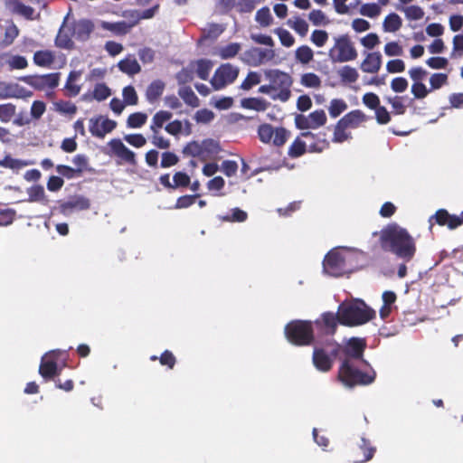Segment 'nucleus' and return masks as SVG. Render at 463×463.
I'll return each mask as SVG.
<instances>
[{
	"mask_svg": "<svg viewBox=\"0 0 463 463\" xmlns=\"http://www.w3.org/2000/svg\"><path fill=\"white\" fill-rule=\"evenodd\" d=\"M165 131L172 135L177 136L179 134H184L185 136H189L191 134V126L187 120H174L168 123L165 128Z\"/></svg>",
	"mask_w": 463,
	"mask_h": 463,
	"instance_id": "obj_23",
	"label": "nucleus"
},
{
	"mask_svg": "<svg viewBox=\"0 0 463 463\" xmlns=\"http://www.w3.org/2000/svg\"><path fill=\"white\" fill-rule=\"evenodd\" d=\"M383 52L388 57H399L404 52L402 46L395 41L387 43L383 47Z\"/></svg>",
	"mask_w": 463,
	"mask_h": 463,
	"instance_id": "obj_53",
	"label": "nucleus"
},
{
	"mask_svg": "<svg viewBox=\"0 0 463 463\" xmlns=\"http://www.w3.org/2000/svg\"><path fill=\"white\" fill-rule=\"evenodd\" d=\"M157 8L158 6L156 5L144 11H128L125 13L124 16L132 20L134 25H136L142 19L152 18L156 14Z\"/></svg>",
	"mask_w": 463,
	"mask_h": 463,
	"instance_id": "obj_27",
	"label": "nucleus"
},
{
	"mask_svg": "<svg viewBox=\"0 0 463 463\" xmlns=\"http://www.w3.org/2000/svg\"><path fill=\"white\" fill-rule=\"evenodd\" d=\"M255 20L262 27H268L272 24L273 18L268 7L257 11Z\"/></svg>",
	"mask_w": 463,
	"mask_h": 463,
	"instance_id": "obj_52",
	"label": "nucleus"
},
{
	"mask_svg": "<svg viewBox=\"0 0 463 463\" xmlns=\"http://www.w3.org/2000/svg\"><path fill=\"white\" fill-rule=\"evenodd\" d=\"M29 164L24 160L13 158L10 156H6L3 160H0V166L10 168L12 170H19Z\"/></svg>",
	"mask_w": 463,
	"mask_h": 463,
	"instance_id": "obj_51",
	"label": "nucleus"
},
{
	"mask_svg": "<svg viewBox=\"0 0 463 463\" xmlns=\"http://www.w3.org/2000/svg\"><path fill=\"white\" fill-rule=\"evenodd\" d=\"M338 75L343 82L354 83L358 80L359 74L356 69L344 66L338 71Z\"/></svg>",
	"mask_w": 463,
	"mask_h": 463,
	"instance_id": "obj_42",
	"label": "nucleus"
},
{
	"mask_svg": "<svg viewBox=\"0 0 463 463\" xmlns=\"http://www.w3.org/2000/svg\"><path fill=\"white\" fill-rule=\"evenodd\" d=\"M402 25V18L395 13L389 14L383 22V30L385 33H396Z\"/></svg>",
	"mask_w": 463,
	"mask_h": 463,
	"instance_id": "obj_26",
	"label": "nucleus"
},
{
	"mask_svg": "<svg viewBox=\"0 0 463 463\" xmlns=\"http://www.w3.org/2000/svg\"><path fill=\"white\" fill-rule=\"evenodd\" d=\"M92 31V24L90 22L82 20L75 24L72 35L78 39H86Z\"/></svg>",
	"mask_w": 463,
	"mask_h": 463,
	"instance_id": "obj_34",
	"label": "nucleus"
},
{
	"mask_svg": "<svg viewBox=\"0 0 463 463\" xmlns=\"http://www.w3.org/2000/svg\"><path fill=\"white\" fill-rule=\"evenodd\" d=\"M264 74L269 83L260 86L259 92L269 95L274 100L286 102L291 95L293 81L290 75L279 70H267Z\"/></svg>",
	"mask_w": 463,
	"mask_h": 463,
	"instance_id": "obj_5",
	"label": "nucleus"
},
{
	"mask_svg": "<svg viewBox=\"0 0 463 463\" xmlns=\"http://www.w3.org/2000/svg\"><path fill=\"white\" fill-rule=\"evenodd\" d=\"M375 317V311L363 300L345 301L338 307L339 323L348 326L364 325Z\"/></svg>",
	"mask_w": 463,
	"mask_h": 463,
	"instance_id": "obj_4",
	"label": "nucleus"
},
{
	"mask_svg": "<svg viewBox=\"0 0 463 463\" xmlns=\"http://www.w3.org/2000/svg\"><path fill=\"white\" fill-rule=\"evenodd\" d=\"M34 62L42 67L50 66L54 61V55L51 51H38L33 56Z\"/></svg>",
	"mask_w": 463,
	"mask_h": 463,
	"instance_id": "obj_41",
	"label": "nucleus"
},
{
	"mask_svg": "<svg viewBox=\"0 0 463 463\" xmlns=\"http://www.w3.org/2000/svg\"><path fill=\"white\" fill-rule=\"evenodd\" d=\"M352 137L348 128L344 127L341 121H338L335 127L333 141L335 143H343Z\"/></svg>",
	"mask_w": 463,
	"mask_h": 463,
	"instance_id": "obj_44",
	"label": "nucleus"
},
{
	"mask_svg": "<svg viewBox=\"0 0 463 463\" xmlns=\"http://www.w3.org/2000/svg\"><path fill=\"white\" fill-rule=\"evenodd\" d=\"M211 105H213L214 108L220 109V110H225L229 109L233 103V100L230 97H213L211 99Z\"/></svg>",
	"mask_w": 463,
	"mask_h": 463,
	"instance_id": "obj_63",
	"label": "nucleus"
},
{
	"mask_svg": "<svg viewBox=\"0 0 463 463\" xmlns=\"http://www.w3.org/2000/svg\"><path fill=\"white\" fill-rule=\"evenodd\" d=\"M308 20L315 26H326L330 23L328 17L321 10H312L308 14Z\"/></svg>",
	"mask_w": 463,
	"mask_h": 463,
	"instance_id": "obj_46",
	"label": "nucleus"
},
{
	"mask_svg": "<svg viewBox=\"0 0 463 463\" xmlns=\"http://www.w3.org/2000/svg\"><path fill=\"white\" fill-rule=\"evenodd\" d=\"M178 94L185 104L193 108L199 106V99L189 87H181L178 90Z\"/></svg>",
	"mask_w": 463,
	"mask_h": 463,
	"instance_id": "obj_38",
	"label": "nucleus"
},
{
	"mask_svg": "<svg viewBox=\"0 0 463 463\" xmlns=\"http://www.w3.org/2000/svg\"><path fill=\"white\" fill-rule=\"evenodd\" d=\"M81 75L82 71H73L69 74L66 82V89L72 96L78 95L80 91V86L78 82L80 80Z\"/></svg>",
	"mask_w": 463,
	"mask_h": 463,
	"instance_id": "obj_31",
	"label": "nucleus"
},
{
	"mask_svg": "<svg viewBox=\"0 0 463 463\" xmlns=\"http://www.w3.org/2000/svg\"><path fill=\"white\" fill-rule=\"evenodd\" d=\"M274 33L279 37L280 43L287 48L292 47L295 43L294 36L284 28H276Z\"/></svg>",
	"mask_w": 463,
	"mask_h": 463,
	"instance_id": "obj_49",
	"label": "nucleus"
},
{
	"mask_svg": "<svg viewBox=\"0 0 463 463\" xmlns=\"http://www.w3.org/2000/svg\"><path fill=\"white\" fill-rule=\"evenodd\" d=\"M103 29L109 30L116 34H126L135 26L132 20L129 22L120 21L116 23L102 22Z\"/></svg>",
	"mask_w": 463,
	"mask_h": 463,
	"instance_id": "obj_24",
	"label": "nucleus"
},
{
	"mask_svg": "<svg viewBox=\"0 0 463 463\" xmlns=\"http://www.w3.org/2000/svg\"><path fill=\"white\" fill-rule=\"evenodd\" d=\"M117 127V122L106 117L99 116L90 119L89 129L92 136L103 138L112 132Z\"/></svg>",
	"mask_w": 463,
	"mask_h": 463,
	"instance_id": "obj_16",
	"label": "nucleus"
},
{
	"mask_svg": "<svg viewBox=\"0 0 463 463\" xmlns=\"http://www.w3.org/2000/svg\"><path fill=\"white\" fill-rule=\"evenodd\" d=\"M9 7L14 12L27 19L33 18V9L26 5L22 0H10Z\"/></svg>",
	"mask_w": 463,
	"mask_h": 463,
	"instance_id": "obj_28",
	"label": "nucleus"
},
{
	"mask_svg": "<svg viewBox=\"0 0 463 463\" xmlns=\"http://www.w3.org/2000/svg\"><path fill=\"white\" fill-rule=\"evenodd\" d=\"M337 321L339 322L338 314L326 313L322 316V322L326 327V333L332 334L334 332Z\"/></svg>",
	"mask_w": 463,
	"mask_h": 463,
	"instance_id": "obj_59",
	"label": "nucleus"
},
{
	"mask_svg": "<svg viewBox=\"0 0 463 463\" xmlns=\"http://www.w3.org/2000/svg\"><path fill=\"white\" fill-rule=\"evenodd\" d=\"M59 83V74L51 73L36 76L29 80V84L40 90H47L54 89Z\"/></svg>",
	"mask_w": 463,
	"mask_h": 463,
	"instance_id": "obj_18",
	"label": "nucleus"
},
{
	"mask_svg": "<svg viewBox=\"0 0 463 463\" xmlns=\"http://www.w3.org/2000/svg\"><path fill=\"white\" fill-rule=\"evenodd\" d=\"M124 140L130 146L140 148L146 144V139L142 134H128L124 136Z\"/></svg>",
	"mask_w": 463,
	"mask_h": 463,
	"instance_id": "obj_62",
	"label": "nucleus"
},
{
	"mask_svg": "<svg viewBox=\"0 0 463 463\" xmlns=\"http://www.w3.org/2000/svg\"><path fill=\"white\" fill-rule=\"evenodd\" d=\"M90 201L88 198L78 195L71 198L69 201L63 203L61 206L62 213H67L71 210H86L90 208Z\"/></svg>",
	"mask_w": 463,
	"mask_h": 463,
	"instance_id": "obj_22",
	"label": "nucleus"
},
{
	"mask_svg": "<svg viewBox=\"0 0 463 463\" xmlns=\"http://www.w3.org/2000/svg\"><path fill=\"white\" fill-rule=\"evenodd\" d=\"M109 155L118 157L120 162L132 165H137L136 154L130 150L119 138H113L108 143Z\"/></svg>",
	"mask_w": 463,
	"mask_h": 463,
	"instance_id": "obj_15",
	"label": "nucleus"
},
{
	"mask_svg": "<svg viewBox=\"0 0 463 463\" xmlns=\"http://www.w3.org/2000/svg\"><path fill=\"white\" fill-rule=\"evenodd\" d=\"M366 120V115L361 110L355 109L345 114L339 121L348 129H354L362 126Z\"/></svg>",
	"mask_w": 463,
	"mask_h": 463,
	"instance_id": "obj_20",
	"label": "nucleus"
},
{
	"mask_svg": "<svg viewBox=\"0 0 463 463\" xmlns=\"http://www.w3.org/2000/svg\"><path fill=\"white\" fill-rule=\"evenodd\" d=\"M309 121L314 126V129L318 128L319 127H322L326 122V116L324 110L318 109L311 112L309 115H307Z\"/></svg>",
	"mask_w": 463,
	"mask_h": 463,
	"instance_id": "obj_58",
	"label": "nucleus"
},
{
	"mask_svg": "<svg viewBox=\"0 0 463 463\" xmlns=\"http://www.w3.org/2000/svg\"><path fill=\"white\" fill-rule=\"evenodd\" d=\"M241 50V44L237 43H232L230 44H227L225 46L219 47L216 50V54L223 59H231L233 58Z\"/></svg>",
	"mask_w": 463,
	"mask_h": 463,
	"instance_id": "obj_36",
	"label": "nucleus"
},
{
	"mask_svg": "<svg viewBox=\"0 0 463 463\" xmlns=\"http://www.w3.org/2000/svg\"><path fill=\"white\" fill-rule=\"evenodd\" d=\"M339 350V345L327 343L325 347H315L313 353V364L320 372H327L333 365Z\"/></svg>",
	"mask_w": 463,
	"mask_h": 463,
	"instance_id": "obj_9",
	"label": "nucleus"
},
{
	"mask_svg": "<svg viewBox=\"0 0 463 463\" xmlns=\"http://www.w3.org/2000/svg\"><path fill=\"white\" fill-rule=\"evenodd\" d=\"M408 20L417 21L420 20L424 16V11L418 5H409L400 8Z\"/></svg>",
	"mask_w": 463,
	"mask_h": 463,
	"instance_id": "obj_48",
	"label": "nucleus"
},
{
	"mask_svg": "<svg viewBox=\"0 0 463 463\" xmlns=\"http://www.w3.org/2000/svg\"><path fill=\"white\" fill-rule=\"evenodd\" d=\"M411 91L415 99H425L430 93V88L423 83V81L412 82Z\"/></svg>",
	"mask_w": 463,
	"mask_h": 463,
	"instance_id": "obj_56",
	"label": "nucleus"
},
{
	"mask_svg": "<svg viewBox=\"0 0 463 463\" xmlns=\"http://www.w3.org/2000/svg\"><path fill=\"white\" fill-rule=\"evenodd\" d=\"M437 222L440 225H447L449 229H455L463 222V212L460 216L450 215L445 210H439L436 213Z\"/></svg>",
	"mask_w": 463,
	"mask_h": 463,
	"instance_id": "obj_21",
	"label": "nucleus"
},
{
	"mask_svg": "<svg viewBox=\"0 0 463 463\" xmlns=\"http://www.w3.org/2000/svg\"><path fill=\"white\" fill-rule=\"evenodd\" d=\"M300 83L306 88L318 89L321 86V79L313 72L302 74Z\"/></svg>",
	"mask_w": 463,
	"mask_h": 463,
	"instance_id": "obj_47",
	"label": "nucleus"
},
{
	"mask_svg": "<svg viewBox=\"0 0 463 463\" xmlns=\"http://www.w3.org/2000/svg\"><path fill=\"white\" fill-rule=\"evenodd\" d=\"M328 146V142L326 139H319L317 143L311 144L307 141H303L300 137H297L288 148V155L291 157H298L305 154L307 150L311 153H320Z\"/></svg>",
	"mask_w": 463,
	"mask_h": 463,
	"instance_id": "obj_13",
	"label": "nucleus"
},
{
	"mask_svg": "<svg viewBox=\"0 0 463 463\" xmlns=\"http://www.w3.org/2000/svg\"><path fill=\"white\" fill-rule=\"evenodd\" d=\"M213 68V62L208 60H200L196 62V73L202 80H206Z\"/></svg>",
	"mask_w": 463,
	"mask_h": 463,
	"instance_id": "obj_57",
	"label": "nucleus"
},
{
	"mask_svg": "<svg viewBox=\"0 0 463 463\" xmlns=\"http://www.w3.org/2000/svg\"><path fill=\"white\" fill-rule=\"evenodd\" d=\"M276 57L273 49L253 47L243 53L242 60L250 65L260 66L273 61Z\"/></svg>",
	"mask_w": 463,
	"mask_h": 463,
	"instance_id": "obj_14",
	"label": "nucleus"
},
{
	"mask_svg": "<svg viewBox=\"0 0 463 463\" xmlns=\"http://www.w3.org/2000/svg\"><path fill=\"white\" fill-rule=\"evenodd\" d=\"M64 353L61 350H52L46 353L42 357L39 367L40 374L45 379H51L60 374L61 370L65 366V361H60V357Z\"/></svg>",
	"mask_w": 463,
	"mask_h": 463,
	"instance_id": "obj_8",
	"label": "nucleus"
},
{
	"mask_svg": "<svg viewBox=\"0 0 463 463\" xmlns=\"http://www.w3.org/2000/svg\"><path fill=\"white\" fill-rule=\"evenodd\" d=\"M258 135L261 142H272L274 146H281L287 142L289 133L283 128H274L269 124H263L260 126Z\"/></svg>",
	"mask_w": 463,
	"mask_h": 463,
	"instance_id": "obj_11",
	"label": "nucleus"
},
{
	"mask_svg": "<svg viewBox=\"0 0 463 463\" xmlns=\"http://www.w3.org/2000/svg\"><path fill=\"white\" fill-rule=\"evenodd\" d=\"M380 241L383 250L406 261L411 260L416 252L414 239L404 228L397 224H390L382 230Z\"/></svg>",
	"mask_w": 463,
	"mask_h": 463,
	"instance_id": "obj_2",
	"label": "nucleus"
},
{
	"mask_svg": "<svg viewBox=\"0 0 463 463\" xmlns=\"http://www.w3.org/2000/svg\"><path fill=\"white\" fill-rule=\"evenodd\" d=\"M362 253L345 248H336L327 253L323 261L324 271L338 277L353 271L357 267V260Z\"/></svg>",
	"mask_w": 463,
	"mask_h": 463,
	"instance_id": "obj_3",
	"label": "nucleus"
},
{
	"mask_svg": "<svg viewBox=\"0 0 463 463\" xmlns=\"http://www.w3.org/2000/svg\"><path fill=\"white\" fill-rule=\"evenodd\" d=\"M219 150L218 143L213 139H205L202 142L193 141L184 148V153L193 157H199L206 160L210 156L216 154Z\"/></svg>",
	"mask_w": 463,
	"mask_h": 463,
	"instance_id": "obj_10",
	"label": "nucleus"
},
{
	"mask_svg": "<svg viewBox=\"0 0 463 463\" xmlns=\"http://www.w3.org/2000/svg\"><path fill=\"white\" fill-rule=\"evenodd\" d=\"M214 113L207 109H202L194 114V120L197 123L207 124L213 120Z\"/></svg>",
	"mask_w": 463,
	"mask_h": 463,
	"instance_id": "obj_64",
	"label": "nucleus"
},
{
	"mask_svg": "<svg viewBox=\"0 0 463 463\" xmlns=\"http://www.w3.org/2000/svg\"><path fill=\"white\" fill-rule=\"evenodd\" d=\"M328 33L324 30H315L311 33L310 41L317 47H323L328 40Z\"/></svg>",
	"mask_w": 463,
	"mask_h": 463,
	"instance_id": "obj_60",
	"label": "nucleus"
},
{
	"mask_svg": "<svg viewBox=\"0 0 463 463\" xmlns=\"http://www.w3.org/2000/svg\"><path fill=\"white\" fill-rule=\"evenodd\" d=\"M382 66V55L378 52H368L361 63V70L367 73H376Z\"/></svg>",
	"mask_w": 463,
	"mask_h": 463,
	"instance_id": "obj_19",
	"label": "nucleus"
},
{
	"mask_svg": "<svg viewBox=\"0 0 463 463\" xmlns=\"http://www.w3.org/2000/svg\"><path fill=\"white\" fill-rule=\"evenodd\" d=\"M287 24L302 37L306 36L308 32L307 23L300 17L288 19Z\"/></svg>",
	"mask_w": 463,
	"mask_h": 463,
	"instance_id": "obj_39",
	"label": "nucleus"
},
{
	"mask_svg": "<svg viewBox=\"0 0 463 463\" xmlns=\"http://www.w3.org/2000/svg\"><path fill=\"white\" fill-rule=\"evenodd\" d=\"M56 44L61 48H71L72 41L71 37V29L68 25H62L56 37Z\"/></svg>",
	"mask_w": 463,
	"mask_h": 463,
	"instance_id": "obj_35",
	"label": "nucleus"
},
{
	"mask_svg": "<svg viewBox=\"0 0 463 463\" xmlns=\"http://www.w3.org/2000/svg\"><path fill=\"white\" fill-rule=\"evenodd\" d=\"M241 106L246 109L264 111L268 107V103L260 98H246L241 100Z\"/></svg>",
	"mask_w": 463,
	"mask_h": 463,
	"instance_id": "obj_32",
	"label": "nucleus"
},
{
	"mask_svg": "<svg viewBox=\"0 0 463 463\" xmlns=\"http://www.w3.org/2000/svg\"><path fill=\"white\" fill-rule=\"evenodd\" d=\"M311 323L307 321H292L285 327L287 339L295 345H304L313 339Z\"/></svg>",
	"mask_w": 463,
	"mask_h": 463,
	"instance_id": "obj_7",
	"label": "nucleus"
},
{
	"mask_svg": "<svg viewBox=\"0 0 463 463\" xmlns=\"http://www.w3.org/2000/svg\"><path fill=\"white\" fill-rule=\"evenodd\" d=\"M32 95V91L18 83L0 81V98L2 99H26Z\"/></svg>",
	"mask_w": 463,
	"mask_h": 463,
	"instance_id": "obj_17",
	"label": "nucleus"
},
{
	"mask_svg": "<svg viewBox=\"0 0 463 463\" xmlns=\"http://www.w3.org/2000/svg\"><path fill=\"white\" fill-rule=\"evenodd\" d=\"M239 70L237 67L229 63L221 65L211 80L212 86L214 90H221L226 85L233 82L238 77Z\"/></svg>",
	"mask_w": 463,
	"mask_h": 463,
	"instance_id": "obj_12",
	"label": "nucleus"
},
{
	"mask_svg": "<svg viewBox=\"0 0 463 463\" xmlns=\"http://www.w3.org/2000/svg\"><path fill=\"white\" fill-rule=\"evenodd\" d=\"M347 109V103L342 99H334L330 101L328 112L331 118H337Z\"/></svg>",
	"mask_w": 463,
	"mask_h": 463,
	"instance_id": "obj_43",
	"label": "nucleus"
},
{
	"mask_svg": "<svg viewBox=\"0 0 463 463\" xmlns=\"http://www.w3.org/2000/svg\"><path fill=\"white\" fill-rule=\"evenodd\" d=\"M91 95L96 100L102 101L111 95V91L104 83H98L95 85Z\"/></svg>",
	"mask_w": 463,
	"mask_h": 463,
	"instance_id": "obj_54",
	"label": "nucleus"
},
{
	"mask_svg": "<svg viewBox=\"0 0 463 463\" xmlns=\"http://www.w3.org/2000/svg\"><path fill=\"white\" fill-rule=\"evenodd\" d=\"M147 120V115L143 112H136L128 116L127 126L129 128H140Z\"/></svg>",
	"mask_w": 463,
	"mask_h": 463,
	"instance_id": "obj_45",
	"label": "nucleus"
},
{
	"mask_svg": "<svg viewBox=\"0 0 463 463\" xmlns=\"http://www.w3.org/2000/svg\"><path fill=\"white\" fill-rule=\"evenodd\" d=\"M396 298V294L393 291H384L383 293L382 299L383 304L379 311L382 319H385L390 316Z\"/></svg>",
	"mask_w": 463,
	"mask_h": 463,
	"instance_id": "obj_25",
	"label": "nucleus"
},
{
	"mask_svg": "<svg viewBox=\"0 0 463 463\" xmlns=\"http://www.w3.org/2000/svg\"><path fill=\"white\" fill-rule=\"evenodd\" d=\"M224 185L225 181L222 176H215L207 183L208 190L214 193L215 195H222L221 191Z\"/></svg>",
	"mask_w": 463,
	"mask_h": 463,
	"instance_id": "obj_61",
	"label": "nucleus"
},
{
	"mask_svg": "<svg viewBox=\"0 0 463 463\" xmlns=\"http://www.w3.org/2000/svg\"><path fill=\"white\" fill-rule=\"evenodd\" d=\"M430 90L434 91L439 90L448 84V75L445 73H433L430 77Z\"/></svg>",
	"mask_w": 463,
	"mask_h": 463,
	"instance_id": "obj_50",
	"label": "nucleus"
},
{
	"mask_svg": "<svg viewBox=\"0 0 463 463\" xmlns=\"http://www.w3.org/2000/svg\"><path fill=\"white\" fill-rule=\"evenodd\" d=\"M173 114L166 110L157 111L153 118L150 125L152 132H159L160 128H163L164 124L172 118Z\"/></svg>",
	"mask_w": 463,
	"mask_h": 463,
	"instance_id": "obj_29",
	"label": "nucleus"
},
{
	"mask_svg": "<svg viewBox=\"0 0 463 463\" xmlns=\"http://www.w3.org/2000/svg\"><path fill=\"white\" fill-rule=\"evenodd\" d=\"M365 347L363 338H350L345 347V358L339 368L338 379L346 387L357 384H369L374 380V373H362L360 367L364 361L362 359Z\"/></svg>",
	"mask_w": 463,
	"mask_h": 463,
	"instance_id": "obj_1",
	"label": "nucleus"
},
{
	"mask_svg": "<svg viewBox=\"0 0 463 463\" xmlns=\"http://www.w3.org/2000/svg\"><path fill=\"white\" fill-rule=\"evenodd\" d=\"M314 58L313 50L307 45H301L295 51V59L301 64L309 63Z\"/></svg>",
	"mask_w": 463,
	"mask_h": 463,
	"instance_id": "obj_37",
	"label": "nucleus"
},
{
	"mask_svg": "<svg viewBox=\"0 0 463 463\" xmlns=\"http://www.w3.org/2000/svg\"><path fill=\"white\" fill-rule=\"evenodd\" d=\"M118 68L121 71L134 75L140 71V65L134 57H128L118 62Z\"/></svg>",
	"mask_w": 463,
	"mask_h": 463,
	"instance_id": "obj_33",
	"label": "nucleus"
},
{
	"mask_svg": "<svg viewBox=\"0 0 463 463\" xmlns=\"http://www.w3.org/2000/svg\"><path fill=\"white\" fill-rule=\"evenodd\" d=\"M333 41L334 43L328 51V57L333 63L348 62L357 58V51L348 35L335 36Z\"/></svg>",
	"mask_w": 463,
	"mask_h": 463,
	"instance_id": "obj_6",
	"label": "nucleus"
},
{
	"mask_svg": "<svg viewBox=\"0 0 463 463\" xmlns=\"http://www.w3.org/2000/svg\"><path fill=\"white\" fill-rule=\"evenodd\" d=\"M16 108L11 103L0 105V121L3 123L9 122L14 116Z\"/></svg>",
	"mask_w": 463,
	"mask_h": 463,
	"instance_id": "obj_55",
	"label": "nucleus"
},
{
	"mask_svg": "<svg viewBox=\"0 0 463 463\" xmlns=\"http://www.w3.org/2000/svg\"><path fill=\"white\" fill-rule=\"evenodd\" d=\"M359 13L363 16L373 19L381 14L382 7L376 3L364 4L361 5Z\"/></svg>",
	"mask_w": 463,
	"mask_h": 463,
	"instance_id": "obj_40",
	"label": "nucleus"
},
{
	"mask_svg": "<svg viewBox=\"0 0 463 463\" xmlns=\"http://www.w3.org/2000/svg\"><path fill=\"white\" fill-rule=\"evenodd\" d=\"M164 90L165 83L162 80H154L146 89V97L147 100L150 103L155 102L163 94Z\"/></svg>",
	"mask_w": 463,
	"mask_h": 463,
	"instance_id": "obj_30",
	"label": "nucleus"
}]
</instances>
